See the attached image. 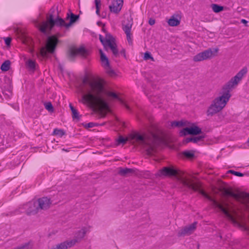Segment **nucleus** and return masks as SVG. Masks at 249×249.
<instances>
[{
    "label": "nucleus",
    "mask_w": 249,
    "mask_h": 249,
    "mask_svg": "<svg viewBox=\"0 0 249 249\" xmlns=\"http://www.w3.org/2000/svg\"><path fill=\"white\" fill-rule=\"evenodd\" d=\"M80 90L83 94V103L90 107L108 110L109 99L105 98L104 96H106L118 100L127 110H130L129 107L116 93L106 89L104 80L100 78L89 79L85 77L82 80Z\"/></svg>",
    "instance_id": "obj_1"
},
{
    "label": "nucleus",
    "mask_w": 249,
    "mask_h": 249,
    "mask_svg": "<svg viewBox=\"0 0 249 249\" xmlns=\"http://www.w3.org/2000/svg\"><path fill=\"white\" fill-rule=\"evenodd\" d=\"M161 174L164 176H175L178 180L184 186L195 192H198L202 196L208 200L212 201L213 205L218 208L227 217L231 218V216L228 209L225 207L222 204L213 199L205 191L201 189L200 184L199 183H194L193 180L184 178L182 175L181 172L178 170L169 167H164L160 170Z\"/></svg>",
    "instance_id": "obj_2"
},
{
    "label": "nucleus",
    "mask_w": 249,
    "mask_h": 249,
    "mask_svg": "<svg viewBox=\"0 0 249 249\" xmlns=\"http://www.w3.org/2000/svg\"><path fill=\"white\" fill-rule=\"evenodd\" d=\"M247 72V68H243L223 87L222 95L213 100L207 110V116H212L216 114L225 107L231 96V91L238 85Z\"/></svg>",
    "instance_id": "obj_3"
},
{
    "label": "nucleus",
    "mask_w": 249,
    "mask_h": 249,
    "mask_svg": "<svg viewBox=\"0 0 249 249\" xmlns=\"http://www.w3.org/2000/svg\"><path fill=\"white\" fill-rule=\"evenodd\" d=\"M134 138L143 145L147 154L149 156L154 155L156 153V146L162 141V138L160 134L153 132H150L145 136L136 134Z\"/></svg>",
    "instance_id": "obj_4"
},
{
    "label": "nucleus",
    "mask_w": 249,
    "mask_h": 249,
    "mask_svg": "<svg viewBox=\"0 0 249 249\" xmlns=\"http://www.w3.org/2000/svg\"><path fill=\"white\" fill-rule=\"evenodd\" d=\"M62 35L57 33L56 36H52L48 37L45 47H42L39 52V54L43 57H47L48 53H53L59 40L57 37H61Z\"/></svg>",
    "instance_id": "obj_5"
},
{
    "label": "nucleus",
    "mask_w": 249,
    "mask_h": 249,
    "mask_svg": "<svg viewBox=\"0 0 249 249\" xmlns=\"http://www.w3.org/2000/svg\"><path fill=\"white\" fill-rule=\"evenodd\" d=\"M65 24L64 20L58 16L55 18H53L52 16L50 18H47V21H43L40 26V31L45 35H50L51 31L56 25L57 26L63 27Z\"/></svg>",
    "instance_id": "obj_6"
},
{
    "label": "nucleus",
    "mask_w": 249,
    "mask_h": 249,
    "mask_svg": "<svg viewBox=\"0 0 249 249\" xmlns=\"http://www.w3.org/2000/svg\"><path fill=\"white\" fill-rule=\"evenodd\" d=\"M86 232V228H83L76 233V239L67 240L56 245L55 247H52L51 249H68L70 248L73 246L79 240L82 239L84 237Z\"/></svg>",
    "instance_id": "obj_7"
},
{
    "label": "nucleus",
    "mask_w": 249,
    "mask_h": 249,
    "mask_svg": "<svg viewBox=\"0 0 249 249\" xmlns=\"http://www.w3.org/2000/svg\"><path fill=\"white\" fill-rule=\"evenodd\" d=\"M218 51V48H209L195 55L193 57V60L195 62H199L211 59L216 55V53Z\"/></svg>",
    "instance_id": "obj_8"
},
{
    "label": "nucleus",
    "mask_w": 249,
    "mask_h": 249,
    "mask_svg": "<svg viewBox=\"0 0 249 249\" xmlns=\"http://www.w3.org/2000/svg\"><path fill=\"white\" fill-rule=\"evenodd\" d=\"M88 54V52L84 47H80L78 48L75 47L71 48L68 53L69 59L72 61L74 58L77 55H80L85 57Z\"/></svg>",
    "instance_id": "obj_9"
},
{
    "label": "nucleus",
    "mask_w": 249,
    "mask_h": 249,
    "mask_svg": "<svg viewBox=\"0 0 249 249\" xmlns=\"http://www.w3.org/2000/svg\"><path fill=\"white\" fill-rule=\"evenodd\" d=\"M100 55H101V60L104 65V67H107L106 69V72L107 74L112 77H114L116 76V73L115 71L112 70L109 67V63L107 57L105 54V53L102 52L101 50H100Z\"/></svg>",
    "instance_id": "obj_10"
},
{
    "label": "nucleus",
    "mask_w": 249,
    "mask_h": 249,
    "mask_svg": "<svg viewBox=\"0 0 249 249\" xmlns=\"http://www.w3.org/2000/svg\"><path fill=\"white\" fill-rule=\"evenodd\" d=\"M197 224V222H194L190 225L186 226L178 231V236H184L190 235L196 229Z\"/></svg>",
    "instance_id": "obj_11"
},
{
    "label": "nucleus",
    "mask_w": 249,
    "mask_h": 249,
    "mask_svg": "<svg viewBox=\"0 0 249 249\" xmlns=\"http://www.w3.org/2000/svg\"><path fill=\"white\" fill-rule=\"evenodd\" d=\"M123 0H112L109 6V9L111 12L118 14L122 9L123 5Z\"/></svg>",
    "instance_id": "obj_12"
},
{
    "label": "nucleus",
    "mask_w": 249,
    "mask_h": 249,
    "mask_svg": "<svg viewBox=\"0 0 249 249\" xmlns=\"http://www.w3.org/2000/svg\"><path fill=\"white\" fill-rule=\"evenodd\" d=\"M36 201L37 202L36 205H38V208L39 210H47L50 208L51 204L50 199L47 197L40 198L36 200Z\"/></svg>",
    "instance_id": "obj_13"
},
{
    "label": "nucleus",
    "mask_w": 249,
    "mask_h": 249,
    "mask_svg": "<svg viewBox=\"0 0 249 249\" xmlns=\"http://www.w3.org/2000/svg\"><path fill=\"white\" fill-rule=\"evenodd\" d=\"M107 39L106 41L107 43V45L109 47L111 50L113 54L117 56L118 54V50L117 48V46L115 43H113L112 41L113 39V36L109 34H106Z\"/></svg>",
    "instance_id": "obj_14"
},
{
    "label": "nucleus",
    "mask_w": 249,
    "mask_h": 249,
    "mask_svg": "<svg viewBox=\"0 0 249 249\" xmlns=\"http://www.w3.org/2000/svg\"><path fill=\"white\" fill-rule=\"evenodd\" d=\"M132 26V22H129L126 24L123 25V29L126 36V38L129 44H132V39L131 38V30Z\"/></svg>",
    "instance_id": "obj_15"
},
{
    "label": "nucleus",
    "mask_w": 249,
    "mask_h": 249,
    "mask_svg": "<svg viewBox=\"0 0 249 249\" xmlns=\"http://www.w3.org/2000/svg\"><path fill=\"white\" fill-rule=\"evenodd\" d=\"M37 203L36 201L29 202L27 204V206L28 207V209L26 211V213L28 215L34 214L37 213L39 209L38 208V205H36Z\"/></svg>",
    "instance_id": "obj_16"
},
{
    "label": "nucleus",
    "mask_w": 249,
    "mask_h": 249,
    "mask_svg": "<svg viewBox=\"0 0 249 249\" xmlns=\"http://www.w3.org/2000/svg\"><path fill=\"white\" fill-rule=\"evenodd\" d=\"M135 172V170L132 168L119 167L118 174L122 177H128Z\"/></svg>",
    "instance_id": "obj_17"
},
{
    "label": "nucleus",
    "mask_w": 249,
    "mask_h": 249,
    "mask_svg": "<svg viewBox=\"0 0 249 249\" xmlns=\"http://www.w3.org/2000/svg\"><path fill=\"white\" fill-rule=\"evenodd\" d=\"M226 194L227 196H231L234 198L236 200H239L244 197L246 196L247 195L244 194L243 193H235L232 191H227L226 192Z\"/></svg>",
    "instance_id": "obj_18"
},
{
    "label": "nucleus",
    "mask_w": 249,
    "mask_h": 249,
    "mask_svg": "<svg viewBox=\"0 0 249 249\" xmlns=\"http://www.w3.org/2000/svg\"><path fill=\"white\" fill-rule=\"evenodd\" d=\"M206 137V135L203 134L197 137L187 138L184 141V143H187L190 142H193L194 143H197L198 142L202 140Z\"/></svg>",
    "instance_id": "obj_19"
},
{
    "label": "nucleus",
    "mask_w": 249,
    "mask_h": 249,
    "mask_svg": "<svg viewBox=\"0 0 249 249\" xmlns=\"http://www.w3.org/2000/svg\"><path fill=\"white\" fill-rule=\"evenodd\" d=\"M34 245V242L32 240H30L12 249H33Z\"/></svg>",
    "instance_id": "obj_20"
},
{
    "label": "nucleus",
    "mask_w": 249,
    "mask_h": 249,
    "mask_svg": "<svg viewBox=\"0 0 249 249\" xmlns=\"http://www.w3.org/2000/svg\"><path fill=\"white\" fill-rule=\"evenodd\" d=\"M71 111L72 113V118L73 120H76L78 121L80 120L81 118V115H79V113L77 109H76L71 104L69 105Z\"/></svg>",
    "instance_id": "obj_21"
},
{
    "label": "nucleus",
    "mask_w": 249,
    "mask_h": 249,
    "mask_svg": "<svg viewBox=\"0 0 249 249\" xmlns=\"http://www.w3.org/2000/svg\"><path fill=\"white\" fill-rule=\"evenodd\" d=\"M190 135H197L198 134L203 135L204 134L201 129L197 126L195 125L190 127Z\"/></svg>",
    "instance_id": "obj_22"
},
{
    "label": "nucleus",
    "mask_w": 249,
    "mask_h": 249,
    "mask_svg": "<svg viewBox=\"0 0 249 249\" xmlns=\"http://www.w3.org/2000/svg\"><path fill=\"white\" fill-rule=\"evenodd\" d=\"M168 24L171 26H176L179 24L180 20L172 16L168 21Z\"/></svg>",
    "instance_id": "obj_23"
},
{
    "label": "nucleus",
    "mask_w": 249,
    "mask_h": 249,
    "mask_svg": "<svg viewBox=\"0 0 249 249\" xmlns=\"http://www.w3.org/2000/svg\"><path fill=\"white\" fill-rule=\"evenodd\" d=\"M58 7H55L53 6L50 9L49 16L47 18H50L51 16H52V18H54L55 17L58 16Z\"/></svg>",
    "instance_id": "obj_24"
},
{
    "label": "nucleus",
    "mask_w": 249,
    "mask_h": 249,
    "mask_svg": "<svg viewBox=\"0 0 249 249\" xmlns=\"http://www.w3.org/2000/svg\"><path fill=\"white\" fill-rule=\"evenodd\" d=\"M10 67V61L9 60H6L1 64L0 69L2 71H6L9 70Z\"/></svg>",
    "instance_id": "obj_25"
},
{
    "label": "nucleus",
    "mask_w": 249,
    "mask_h": 249,
    "mask_svg": "<svg viewBox=\"0 0 249 249\" xmlns=\"http://www.w3.org/2000/svg\"><path fill=\"white\" fill-rule=\"evenodd\" d=\"M213 10L215 13H219L222 11L224 9V7L222 6L217 5L216 4H213L212 5Z\"/></svg>",
    "instance_id": "obj_26"
},
{
    "label": "nucleus",
    "mask_w": 249,
    "mask_h": 249,
    "mask_svg": "<svg viewBox=\"0 0 249 249\" xmlns=\"http://www.w3.org/2000/svg\"><path fill=\"white\" fill-rule=\"evenodd\" d=\"M67 18H70V21L71 23H74L79 18V16L73 14L71 13L70 16H69V14H67Z\"/></svg>",
    "instance_id": "obj_27"
},
{
    "label": "nucleus",
    "mask_w": 249,
    "mask_h": 249,
    "mask_svg": "<svg viewBox=\"0 0 249 249\" xmlns=\"http://www.w3.org/2000/svg\"><path fill=\"white\" fill-rule=\"evenodd\" d=\"M187 135H190V127H187L181 130L179 132L180 136H185Z\"/></svg>",
    "instance_id": "obj_28"
},
{
    "label": "nucleus",
    "mask_w": 249,
    "mask_h": 249,
    "mask_svg": "<svg viewBox=\"0 0 249 249\" xmlns=\"http://www.w3.org/2000/svg\"><path fill=\"white\" fill-rule=\"evenodd\" d=\"M53 134L62 137L65 134V131L62 129L55 128L53 130Z\"/></svg>",
    "instance_id": "obj_29"
},
{
    "label": "nucleus",
    "mask_w": 249,
    "mask_h": 249,
    "mask_svg": "<svg viewBox=\"0 0 249 249\" xmlns=\"http://www.w3.org/2000/svg\"><path fill=\"white\" fill-rule=\"evenodd\" d=\"M183 155L187 158L191 159L195 156L194 153L192 151H185L183 152Z\"/></svg>",
    "instance_id": "obj_30"
},
{
    "label": "nucleus",
    "mask_w": 249,
    "mask_h": 249,
    "mask_svg": "<svg viewBox=\"0 0 249 249\" xmlns=\"http://www.w3.org/2000/svg\"><path fill=\"white\" fill-rule=\"evenodd\" d=\"M184 125V123L182 121H173L171 123V126L173 127H180Z\"/></svg>",
    "instance_id": "obj_31"
},
{
    "label": "nucleus",
    "mask_w": 249,
    "mask_h": 249,
    "mask_svg": "<svg viewBox=\"0 0 249 249\" xmlns=\"http://www.w3.org/2000/svg\"><path fill=\"white\" fill-rule=\"evenodd\" d=\"M227 173H231L234 176L238 177H243L244 176V174L232 170H228L227 171Z\"/></svg>",
    "instance_id": "obj_32"
},
{
    "label": "nucleus",
    "mask_w": 249,
    "mask_h": 249,
    "mask_svg": "<svg viewBox=\"0 0 249 249\" xmlns=\"http://www.w3.org/2000/svg\"><path fill=\"white\" fill-rule=\"evenodd\" d=\"M45 108L50 112H53V107L51 102L45 103Z\"/></svg>",
    "instance_id": "obj_33"
},
{
    "label": "nucleus",
    "mask_w": 249,
    "mask_h": 249,
    "mask_svg": "<svg viewBox=\"0 0 249 249\" xmlns=\"http://www.w3.org/2000/svg\"><path fill=\"white\" fill-rule=\"evenodd\" d=\"M127 141V138H124L120 136L117 140V144L119 145L121 143L125 144Z\"/></svg>",
    "instance_id": "obj_34"
},
{
    "label": "nucleus",
    "mask_w": 249,
    "mask_h": 249,
    "mask_svg": "<svg viewBox=\"0 0 249 249\" xmlns=\"http://www.w3.org/2000/svg\"><path fill=\"white\" fill-rule=\"evenodd\" d=\"M143 58L145 60H148V59L153 60V57L151 55V53L148 52H146L144 53Z\"/></svg>",
    "instance_id": "obj_35"
},
{
    "label": "nucleus",
    "mask_w": 249,
    "mask_h": 249,
    "mask_svg": "<svg viewBox=\"0 0 249 249\" xmlns=\"http://www.w3.org/2000/svg\"><path fill=\"white\" fill-rule=\"evenodd\" d=\"M28 67L32 69H34L35 68V67H36V64H35V62L32 60H29L28 61Z\"/></svg>",
    "instance_id": "obj_36"
},
{
    "label": "nucleus",
    "mask_w": 249,
    "mask_h": 249,
    "mask_svg": "<svg viewBox=\"0 0 249 249\" xmlns=\"http://www.w3.org/2000/svg\"><path fill=\"white\" fill-rule=\"evenodd\" d=\"M97 125H98V124H96V123H95L90 122V123H89L88 124H87L85 125V127H87V128H92V127H94L95 126H97Z\"/></svg>",
    "instance_id": "obj_37"
},
{
    "label": "nucleus",
    "mask_w": 249,
    "mask_h": 249,
    "mask_svg": "<svg viewBox=\"0 0 249 249\" xmlns=\"http://www.w3.org/2000/svg\"><path fill=\"white\" fill-rule=\"evenodd\" d=\"M99 39L101 41V42L102 43V44L104 45V46H106V45H107V42L106 41V39H107V38L106 37V39H105L104 38V37L101 36V35H100L99 36Z\"/></svg>",
    "instance_id": "obj_38"
},
{
    "label": "nucleus",
    "mask_w": 249,
    "mask_h": 249,
    "mask_svg": "<svg viewBox=\"0 0 249 249\" xmlns=\"http://www.w3.org/2000/svg\"><path fill=\"white\" fill-rule=\"evenodd\" d=\"M95 4L96 10H100L101 6V0H95Z\"/></svg>",
    "instance_id": "obj_39"
},
{
    "label": "nucleus",
    "mask_w": 249,
    "mask_h": 249,
    "mask_svg": "<svg viewBox=\"0 0 249 249\" xmlns=\"http://www.w3.org/2000/svg\"><path fill=\"white\" fill-rule=\"evenodd\" d=\"M4 41L7 45H9L11 41V38L10 37H6L5 38Z\"/></svg>",
    "instance_id": "obj_40"
},
{
    "label": "nucleus",
    "mask_w": 249,
    "mask_h": 249,
    "mask_svg": "<svg viewBox=\"0 0 249 249\" xmlns=\"http://www.w3.org/2000/svg\"><path fill=\"white\" fill-rule=\"evenodd\" d=\"M148 23L150 25H153L155 23V20L153 18H151L149 19Z\"/></svg>",
    "instance_id": "obj_41"
},
{
    "label": "nucleus",
    "mask_w": 249,
    "mask_h": 249,
    "mask_svg": "<svg viewBox=\"0 0 249 249\" xmlns=\"http://www.w3.org/2000/svg\"><path fill=\"white\" fill-rule=\"evenodd\" d=\"M72 24V23H71V21H70L69 23H66L65 22V24L64 25V27H65L66 28H68L69 27L71 26V25Z\"/></svg>",
    "instance_id": "obj_42"
},
{
    "label": "nucleus",
    "mask_w": 249,
    "mask_h": 249,
    "mask_svg": "<svg viewBox=\"0 0 249 249\" xmlns=\"http://www.w3.org/2000/svg\"><path fill=\"white\" fill-rule=\"evenodd\" d=\"M120 53L123 54L124 55V56L125 57V50L124 49H122L120 51Z\"/></svg>",
    "instance_id": "obj_43"
},
{
    "label": "nucleus",
    "mask_w": 249,
    "mask_h": 249,
    "mask_svg": "<svg viewBox=\"0 0 249 249\" xmlns=\"http://www.w3.org/2000/svg\"><path fill=\"white\" fill-rule=\"evenodd\" d=\"M241 22L243 23L246 24V23H247V21L246 20L244 19H242L241 20Z\"/></svg>",
    "instance_id": "obj_44"
},
{
    "label": "nucleus",
    "mask_w": 249,
    "mask_h": 249,
    "mask_svg": "<svg viewBox=\"0 0 249 249\" xmlns=\"http://www.w3.org/2000/svg\"><path fill=\"white\" fill-rule=\"evenodd\" d=\"M96 13L98 15H100V10H96Z\"/></svg>",
    "instance_id": "obj_45"
},
{
    "label": "nucleus",
    "mask_w": 249,
    "mask_h": 249,
    "mask_svg": "<svg viewBox=\"0 0 249 249\" xmlns=\"http://www.w3.org/2000/svg\"><path fill=\"white\" fill-rule=\"evenodd\" d=\"M97 23L98 24H100V23L101 24L102 23L101 22H98Z\"/></svg>",
    "instance_id": "obj_46"
}]
</instances>
